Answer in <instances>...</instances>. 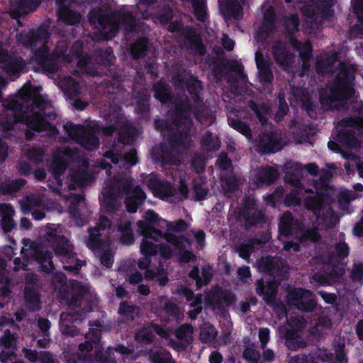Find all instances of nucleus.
<instances>
[{"label": "nucleus", "instance_id": "30", "mask_svg": "<svg viewBox=\"0 0 363 363\" xmlns=\"http://www.w3.org/2000/svg\"><path fill=\"white\" fill-rule=\"evenodd\" d=\"M274 57L277 62L283 66L288 65L291 59V57L288 55L282 45H280L274 51Z\"/></svg>", "mask_w": 363, "mask_h": 363}, {"label": "nucleus", "instance_id": "4", "mask_svg": "<svg viewBox=\"0 0 363 363\" xmlns=\"http://www.w3.org/2000/svg\"><path fill=\"white\" fill-rule=\"evenodd\" d=\"M21 255L26 259L28 264H21L20 258H16L14 262V270L25 269L28 264H38L44 271H50L52 269L51 254L45 250L42 246L37 245L28 240H23V247L21 250Z\"/></svg>", "mask_w": 363, "mask_h": 363}, {"label": "nucleus", "instance_id": "33", "mask_svg": "<svg viewBox=\"0 0 363 363\" xmlns=\"http://www.w3.org/2000/svg\"><path fill=\"white\" fill-rule=\"evenodd\" d=\"M292 217L291 213L284 214L280 220L279 231L281 234L286 235L291 232Z\"/></svg>", "mask_w": 363, "mask_h": 363}, {"label": "nucleus", "instance_id": "25", "mask_svg": "<svg viewBox=\"0 0 363 363\" xmlns=\"http://www.w3.org/2000/svg\"><path fill=\"white\" fill-rule=\"evenodd\" d=\"M217 335L215 328L209 323H204L201 328L200 339L205 342H210Z\"/></svg>", "mask_w": 363, "mask_h": 363}, {"label": "nucleus", "instance_id": "9", "mask_svg": "<svg viewBox=\"0 0 363 363\" xmlns=\"http://www.w3.org/2000/svg\"><path fill=\"white\" fill-rule=\"evenodd\" d=\"M153 333H157L160 337L165 338L169 336L171 330L165 326L159 327L156 325H151L139 330L135 335V339L138 342L147 343L152 340Z\"/></svg>", "mask_w": 363, "mask_h": 363}, {"label": "nucleus", "instance_id": "13", "mask_svg": "<svg viewBox=\"0 0 363 363\" xmlns=\"http://www.w3.org/2000/svg\"><path fill=\"white\" fill-rule=\"evenodd\" d=\"M143 218L150 224H153L158 222L159 226L162 228H166L169 232L171 231H180L185 228L186 225L184 222L179 220L175 223H169L165 220L158 219L157 216L152 211L145 212L143 215Z\"/></svg>", "mask_w": 363, "mask_h": 363}, {"label": "nucleus", "instance_id": "36", "mask_svg": "<svg viewBox=\"0 0 363 363\" xmlns=\"http://www.w3.org/2000/svg\"><path fill=\"white\" fill-rule=\"evenodd\" d=\"M277 177V171L273 168H267L260 171L259 178L262 182L270 183Z\"/></svg>", "mask_w": 363, "mask_h": 363}, {"label": "nucleus", "instance_id": "56", "mask_svg": "<svg viewBox=\"0 0 363 363\" xmlns=\"http://www.w3.org/2000/svg\"><path fill=\"white\" fill-rule=\"evenodd\" d=\"M352 277L357 279H363V264L354 266Z\"/></svg>", "mask_w": 363, "mask_h": 363}, {"label": "nucleus", "instance_id": "40", "mask_svg": "<svg viewBox=\"0 0 363 363\" xmlns=\"http://www.w3.org/2000/svg\"><path fill=\"white\" fill-rule=\"evenodd\" d=\"M253 249L254 242L247 241L240 246L238 249L239 255L244 259H247L249 257L250 254L252 252Z\"/></svg>", "mask_w": 363, "mask_h": 363}, {"label": "nucleus", "instance_id": "8", "mask_svg": "<svg viewBox=\"0 0 363 363\" xmlns=\"http://www.w3.org/2000/svg\"><path fill=\"white\" fill-rule=\"evenodd\" d=\"M66 47V44L65 42H61L58 43L55 49V53L51 57H47L45 55V51H40L37 54V60L42 63L43 67L45 69L52 72L55 69L54 67H50L55 61L62 62L65 63L69 62L71 60H69V55H65L64 51Z\"/></svg>", "mask_w": 363, "mask_h": 363}, {"label": "nucleus", "instance_id": "2", "mask_svg": "<svg viewBox=\"0 0 363 363\" xmlns=\"http://www.w3.org/2000/svg\"><path fill=\"white\" fill-rule=\"evenodd\" d=\"M3 106L8 117L6 122H1L4 130L12 128L17 122H22L34 130H50L52 135L55 133V128L48 121L54 119L55 115L50 113L51 108L43 101L39 90L30 84H26L17 96L4 101Z\"/></svg>", "mask_w": 363, "mask_h": 363}, {"label": "nucleus", "instance_id": "49", "mask_svg": "<svg viewBox=\"0 0 363 363\" xmlns=\"http://www.w3.org/2000/svg\"><path fill=\"white\" fill-rule=\"evenodd\" d=\"M302 191L301 189L296 190L294 193L291 194L287 196L286 199V204L293 205V204H298L299 203V201L301 200V197L299 196L300 191Z\"/></svg>", "mask_w": 363, "mask_h": 363}, {"label": "nucleus", "instance_id": "14", "mask_svg": "<svg viewBox=\"0 0 363 363\" xmlns=\"http://www.w3.org/2000/svg\"><path fill=\"white\" fill-rule=\"evenodd\" d=\"M145 199V193L138 186L130 188L127 193L125 204L129 212L135 213L138 206Z\"/></svg>", "mask_w": 363, "mask_h": 363}, {"label": "nucleus", "instance_id": "43", "mask_svg": "<svg viewBox=\"0 0 363 363\" xmlns=\"http://www.w3.org/2000/svg\"><path fill=\"white\" fill-rule=\"evenodd\" d=\"M64 91L68 95H74L79 93V86L74 80L68 79H67Z\"/></svg>", "mask_w": 363, "mask_h": 363}, {"label": "nucleus", "instance_id": "59", "mask_svg": "<svg viewBox=\"0 0 363 363\" xmlns=\"http://www.w3.org/2000/svg\"><path fill=\"white\" fill-rule=\"evenodd\" d=\"M155 96L160 101H165L169 99V94L166 89H163L162 90H157L155 92Z\"/></svg>", "mask_w": 363, "mask_h": 363}, {"label": "nucleus", "instance_id": "47", "mask_svg": "<svg viewBox=\"0 0 363 363\" xmlns=\"http://www.w3.org/2000/svg\"><path fill=\"white\" fill-rule=\"evenodd\" d=\"M23 184H24V182L21 179L15 181V182H12L11 184H9L8 188H6L5 186H2V191L4 193H10V192L16 191Z\"/></svg>", "mask_w": 363, "mask_h": 363}, {"label": "nucleus", "instance_id": "26", "mask_svg": "<svg viewBox=\"0 0 363 363\" xmlns=\"http://www.w3.org/2000/svg\"><path fill=\"white\" fill-rule=\"evenodd\" d=\"M190 277L196 279V284L200 286L202 284H206L209 281L211 277V272L209 267L203 268L200 277L198 269L195 268L190 272Z\"/></svg>", "mask_w": 363, "mask_h": 363}, {"label": "nucleus", "instance_id": "6", "mask_svg": "<svg viewBox=\"0 0 363 363\" xmlns=\"http://www.w3.org/2000/svg\"><path fill=\"white\" fill-rule=\"evenodd\" d=\"M288 300L290 304L296 306L301 311H311L314 306L312 294L301 289H295L289 291Z\"/></svg>", "mask_w": 363, "mask_h": 363}, {"label": "nucleus", "instance_id": "27", "mask_svg": "<svg viewBox=\"0 0 363 363\" xmlns=\"http://www.w3.org/2000/svg\"><path fill=\"white\" fill-rule=\"evenodd\" d=\"M193 329L189 325L181 326L176 331V337L180 341V344L183 345L189 342L192 338Z\"/></svg>", "mask_w": 363, "mask_h": 363}, {"label": "nucleus", "instance_id": "32", "mask_svg": "<svg viewBox=\"0 0 363 363\" xmlns=\"http://www.w3.org/2000/svg\"><path fill=\"white\" fill-rule=\"evenodd\" d=\"M86 304V298H82L79 300H72L69 302V306L70 309L75 310V308H79L80 310H77L76 313L81 316V313H86L91 311V307L88 306L85 308Z\"/></svg>", "mask_w": 363, "mask_h": 363}, {"label": "nucleus", "instance_id": "50", "mask_svg": "<svg viewBox=\"0 0 363 363\" xmlns=\"http://www.w3.org/2000/svg\"><path fill=\"white\" fill-rule=\"evenodd\" d=\"M269 337V330L267 328H262L259 331V338L262 347H264Z\"/></svg>", "mask_w": 363, "mask_h": 363}, {"label": "nucleus", "instance_id": "16", "mask_svg": "<svg viewBox=\"0 0 363 363\" xmlns=\"http://www.w3.org/2000/svg\"><path fill=\"white\" fill-rule=\"evenodd\" d=\"M91 16L92 21H94V18H96V17H92L93 13H91ZM97 20L104 37L106 38H113L119 25L116 24L114 20L104 16L97 17Z\"/></svg>", "mask_w": 363, "mask_h": 363}, {"label": "nucleus", "instance_id": "24", "mask_svg": "<svg viewBox=\"0 0 363 363\" xmlns=\"http://www.w3.org/2000/svg\"><path fill=\"white\" fill-rule=\"evenodd\" d=\"M118 232L123 243L129 245L133 242V235L130 230V223L125 222L123 225L119 224Z\"/></svg>", "mask_w": 363, "mask_h": 363}, {"label": "nucleus", "instance_id": "53", "mask_svg": "<svg viewBox=\"0 0 363 363\" xmlns=\"http://www.w3.org/2000/svg\"><path fill=\"white\" fill-rule=\"evenodd\" d=\"M336 250L338 256L340 257H347L349 252L348 247L345 243L337 245L336 247Z\"/></svg>", "mask_w": 363, "mask_h": 363}, {"label": "nucleus", "instance_id": "31", "mask_svg": "<svg viewBox=\"0 0 363 363\" xmlns=\"http://www.w3.org/2000/svg\"><path fill=\"white\" fill-rule=\"evenodd\" d=\"M89 338H93V342L96 348V353L97 358L101 359V357H99V351H98V343L99 342L100 337V325L99 323H94L91 325L90 330L88 335Z\"/></svg>", "mask_w": 363, "mask_h": 363}, {"label": "nucleus", "instance_id": "61", "mask_svg": "<svg viewBox=\"0 0 363 363\" xmlns=\"http://www.w3.org/2000/svg\"><path fill=\"white\" fill-rule=\"evenodd\" d=\"M298 25V20L296 16L293 15L286 23L289 30H296Z\"/></svg>", "mask_w": 363, "mask_h": 363}, {"label": "nucleus", "instance_id": "11", "mask_svg": "<svg viewBox=\"0 0 363 363\" xmlns=\"http://www.w3.org/2000/svg\"><path fill=\"white\" fill-rule=\"evenodd\" d=\"M72 246L68 243L67 240H65L62 238H58L57 246L55 247V251L56 254L62 255L65 259H67L65 262V268L69 271L77 272V268L79 266V262L76 261V265L72 266L71 264H67L69 262H72V260H74V257L72 255Z\"/></svg>", "mask_w": 363, "mask_h": 363}, {"label": "nucleus", "instance_id": "29", "mask_svg": "<svg viewBox=\"0 0 363 363\" xmlns=\"http://www.w3.org/2000/svg\"><path fill=\"white\" fill-rule=\"evenodd\" d=\"M202 145L208 150H216L220 146V142L216 136L207 134L202 140Z\"/></svg>", "mask_w": 363, "mask_h": 363}, {"label": "nucleus", "instance_id": "22", "mask_svg": "<svg viewBox=\"0 0 363 363\" xmlns=\"http://www.w3.org/2000/svg\"><path fill=\"white\" fill-rule=\"evenodd\" d=\"M74 320V315L62 313L61 315L60 330L63 335L74 336L77 332L74 327H70L68 323Z\"/></svg>", "mask_w": 363, "mask_h": 363}, {"label": "nucleus", "instance_id": "37", "mask_svg": "<svg viewBox=\"0 0 363 363\" xmlns=\"http://www.w3.org/2000/svg\"><path fill=\"white\" fill-rule=\"evenodd\" d=\"M26 300L28 306L31 310H37L39 308V298L38 296L35 291L28 292L26 291Z\"/></svg>", "mask_w": 363, "mask_h": 363}, {"label": "nucleus", "instance_id": "7", "mask_svg": "<svg viewBox=\"0 0 363 363\" xmlns=\"http://www.w3.org/2000/svg\"><path fill=\"white\" fill-rule=\"evenodd\" d=\"M147 186L152 190L155 196L169 201H174L172 199L175 191L168 182H162L156 176L150 175L146 179Z\"/></svg>", "mask_w": 363, "mask_h": 363}, {"label": "nucleus", "instance_id": "20", "mask_svg": "<svg viewBox=\"0 0 363 363\" xmlns=\"http://www.w3.org/2000/svg\"><path fill=\"white\" fill-rule=\"evenodd\" d=\"M255 60L259 70L260 80L266 82H270L272 78V72L265 64L262 55L258 52H256Z\"/></svg>", "mask_w": 363, "mask_h": 363}, {"label": "nucleus", "instance_id": "19", "mask_svg": "<svg viewBox=\"0 0 363 363\" xmlns=\"http://www.w3.org/2000/svg\"><path fill=\"white\" fill-rule=\"evenodd\" d=\"M0 214L2 217V228L5 231H10L14 226L12 220L13 208L10 205L2 204L0 206Z\"/></svg>", "mask_w": 363, "mask_h": 363}, {"label": "nucleus", "instance_id": "60", "mask_svg": "<svg viewBox=\"0 0 363 363\" xmlns=\"http://www.w3.org/2000/svg\"><path fill=\"white\" fill-rule=\"evenodd\" d=\"M230 160L228 159L226 155L222 154L219 156L218 160V164L222 169H227L230 165Z\"/></svg>", "mask_w": 363, "mask_h": 363}, {"label": "nucleus", "instance_id": "17", "mask_svg": "<svg viewBox=\"0 0 363 363\" xmlns=\"http://www.w3.org/2000/svg\"><path fill=\"white\" fill-rule=\"evenodd\" d=\"M67 0H57L59 6V18L66 23L74 24L80 19V16L67 9L65 3Z\"/></svg>", "mask_w": 363, "mask_h": 363}, {"label": "nucleus", "instance_id": "34", "mask_svg": "<svg viewBox=\"0 0 363 363\" xmlns=\"http://www.w3.org/2000/svg\"><path fill=\"white\" fill-rule=\"evenodd\" d=\"M193 7L197 18L202 21H205L206 12L203 0H194Z\"/></svg>", "mask_w": 363, "mask_h": 363}, {"label": "nucleus", "instance_id": "3", "mask_svg": "<svg viewBox=\"0 0 363 363\" xmlns=\"http://www.w3.org/2000/svg\"><path fill=\"white\" fill-rule=\"evenodd\" d=\"M338 75L334 86L327 88L320 94V102L325 108H335L339 106V101L354 94L352 86L354 79L352 71L347 70L345 65Z\"/></svg>", "mask_w": 363, "mask_h": 363}, {"label": "nucleus", "instance_id": "58", "mask_svg": "<svg viewBox=\"0 0 363 363\" xmlns=\"http://www.w3.org/2000/svg\"><path fill=\"white\" fill-rule=\"evenodd\" d=\"M290 325L293 331H296L305 326V321L302 318H296L291 321Z\"/></svg>", "mask_w": 363, "mask_h": 363}, {"label": "nucleus", "instance_id": "41", "mask_svg": "<svg viewBox=\"0 0 363 363\" xmlns=\"http://www.w3.org/2000/svg\"><path fill=\"white\" fill-rule=\"evenodd\" d=\"M146 45V41L144 39H141L138 40L134 45H133L131 48V52L133 57H139L145 51Z\"/></svg>", "mask_w": 363, "mask_h": 363}, {"label": "nucleus", "instance_id": "51", "mask_svg": "<svg viewBox=\"0 0 363 363\" xmlns=\"http://www.w3.org/2000/svg\"><path fill=\"white\" fill-rule=\"evenodd\" d=\"M125 160L130 165L135 164L138 162L136 151L135 150H131L129 152H127L125 155Z\"/></svg>", "mask_w": 363, "mask_h": 363}, {"label": "nucleus", "instance_id": "28", "mask_svg": "<svg viewBox=\"0 0 363 363\" xmlns=\"http://www.w3.org/2000/svg\"><path fill=\"white\" fill-rule=\"evenodd\" d=\"M89 238L86 243L88 247L94 251H96L100 247L101 240L98 239L99 237V229L91 228L89 231Z\"/></svg>", "mask_w": 363, "mask_h": 363}, {"label": "nucleus", "instance_id": "21", "mask_svg": "<svg viewBox=\"0 0 363 363\" xmlns=\"http://www.w3.org/2000/svg\"><path fill=\"white\" fill-rule=\"evenodd\" d=\"M276 289L277 286L274 283H269L268 285L264 286L262 281H259L257 284V291L259 294L263 296V298L267 303H270L273 300Z\"/></svg>", "mask_w": 363, "mask_h": 363}, {"label": "nucleus", "instance_id": "1", "mask_svg": "<svg viewBox=\"0 0 363 363\" xmlns=\"http://www.w3.org/2000/svg\"><path fill=\"white\" fill-rule=\"evenodd\" d=\"M138 226L140 233L143 235L140 249L144 256L139 259L138 265L141 269H146L145 277L147 280L157 279L162 286L168 281L167 274L164 269H158L156 272L148 269L151 260L150 256L159 252L161 257L169 259L174 254L180 262H187L194 258V255L188 250L190 246L189 241L184 238H179L171 233L162 236L159 230H156L147 225L144 221H139Z\"/></svg>", "mask_w": 363, "mask_h": 363}, {"label": "nucleus", "instance_id": "18", "mask_svg": "<svg viewBox=\"0 0 363 363\" xmlns=\"http://www.w3.org/2000/svg\"><path fill=\"white\" fill-rule=\"evenodd\" d=\"M181 294L186 298V300L191 301L190 306L192 308L189 311V315L191 318L194 319L196 317L197 314L201 312V296H197L195 298L192 297V292L188 289H183L181 290Z\"/></svg>", "mask_w": 363, "mask_h": 363}, {"label": "nucleus", "instance_id": "35", "mask_svg": "<svg viewBox=\"0 0 363 363\" xmlns=\"http://www.w3.org/2000/svg\"><path fill=\"white\" fill-rule=\"evenodd\" d=\"M294 46L299 51L300 56L303 61L311 56V46L310 43L307 42L305 43L295 42L294 43Z\"/></svg>", "mask_w": 363, "mask_h": 363}, {"label": "nucleus", "instance_id": "48", "mask_svg": "<svg viewBox=\"0 0 363 363\" xmlns=\"http://www.w3.org/2000/svg\"><path fill=\"white\" fill-rule=\"evenodd\" d=\"M100 257L101 263L106 267H110L113 262V255L110 252H104L99 255V252H96Z\"/></svg>", "mask_w": 363, "mask_h": 363}, {"label": "nucleus", "instance_id": "38", "mask_svg": "<svg viewBox=\"0 0 363 363\" xmlns=\"http://www.w3.org/2000/svg\"><path fill=\"white\" fill-rule=\"evenodd\" d=\"M81 47L82 43L80 42H77L70 52H72V56L77 60L78 66L84 68L86 64L87 59L80 56L81 53L78 50L80 49Z\"/></svg>", "mask_w": 363, "mask_h": 363}, {"label": "nucleus", "instance_id": "62", "mask_svg": "<svg viewBox=\"0 0 363 363\" xmlns=\"http://www.w3.org/2000/svg\"><path fill=\"white\" fill-rule=\"evenodd\" d=\"M319 235L316 230L307 231L304 233L302 239L303 240H310L311 241H315L318 240Z\"/></svg>", "mask_w": 363, "mask_h": 363}, {"label": "nucleus", "instance_id": "57", "mask_svg": "<svg viewBox=\"0 0 363 363\" xmlns=\"http://www.w3.org/2000/svg\"><path fill=\"white\" fill-rule=\"evenodd\" d=\"M194 188L196 199L197 200L203 199L207 194L206 189L203 186H197V185H194Z\"/></svg>", "mask_w": 363, "mask_h": 363}, {"label": "nucleus", "instance_id": "39", "mask_svg": "<svg viewBox=\"0 0 363 363\" xmlns=\"http://www.w3.org/2000/svg\"><path fill=\"white\" fill-rule=\"evenodd\" d=\"M243 355L245 358L250 363H256L259 358V354L255 349L254 346L247 347L244 352Z\"/></svg>", "mask_w": 363, "mask_h": 363}, {"label": "nucleus", "instance_id": "55", "mask_svg": "<svg viewBox=\"0 0 363 363\" xmlns=\"http://www.w3.org/2000/svg\"><path fill=\"white\" fill-rule=\"evenodd\" d=\"M228 6L229 9L231 10L233 14L235 17H238V13H235V11H238L240 7V3L237 0H228L227 1Z\"/></svg>", "mask_w": 363, "mask_h": 363}, {"label": "nucleus", "instance_id": "10", "mask_svg": "<svg viewBox=\"0 0 363 363\" xmlns=\"http://www.w3.org/2000/svg\"><path fill=\"white\" fill-rule=\"evenodd\" d=\"M306 205L307 208L313 210L318 216V223L319 225H322V228H331L333 227L337 221V218L333 215L330 214L325 218H320L318 213L323 207V204L320 197L313 198L311 199H308L306 202Z\"/></svg>", "mask_w": 363, "mask_h": 363}, {"label": "nucleus", "instance_id": "44", "mask_svg": "<svg viewBox=\"0 0 363 363\" xmlns=\"http://www.w3.org/2000/svg\"><path fill=\"white\" fill-rule=\"evenodd\" d=\"M152 362L153 363H173L171 360L169 354L166 352L153 354Z\"/></svg>", "mask_w": 363, "mask_h": 363}, {"label": "nucleus", "instance_id": "45", "mask_svg": "<svg viewBox=\"0 0 363 363\" xmlns=\"http://www.w3.org/2000/svg\"><path fill=\"white\" fill-rule=\"evenodd\" d=\"M102 199H101L102 206L104 208H108L109 206H114L116 202V199L112 198L111 195L106 190H104L102 192Z\"/></svg>", "mask_w": 363, "mask_h": 363}, {"label": "nucleus", "instance_id": "23", "mask_svg": "<svg viewBox=\"0 0 363 363\" xmlns=\"http://www.w3.org/2000/svg\"><path fill=\"white\" fill-rule=\"evenodd\" d=\"M228 301L224 297L222 291H216L207 296V303L211 306L213 308H220L223 303H227Z\"/></svg>", "mask_w": 363, "mask_h": 363}, {"label": "nucleus", "instance_id": "42", "mask_svg": "<svg viewBox=\"0 0 363 363\" xmlns=\"http://www.w3.org/2000/svg\"><path fill=\"white\" fill-rule=\"evenodd\" d=\"M229 124L238 132L245 135V136H249L250 134V128L242 122L235 121L234 120L229 119Z\"/></svg>", "mask_w": 363, "mask_h": 363}, {"label": "nucleus", "instance_id": "54", "mask_svg": "<svg viewBox=\"0 0 363 363\" xmlns=\"http://www.w3.org/2000/svg\"><path fill=\"white\" fill-rule=\"evenodd\" d=\"M298 8L302 11L305 15H311L314 12L315 5L312 0H310L307 6H298Z\"/></svg>", "mask_w": 363, "mask_h": 363}, {"label": "nucleus", "instance_id": "12", "mask_svg": "<svg viewBox=\"0 0 363 363\" xmlns=\"http://www.w3.org/2000/svg\"><path fill=\"white\" fill-rule=\"evenodd\" d=\"M16 338L10 334L5 333L0 340V362L6 363V362L15 354L16 352Z\"/></svg>", "mask_w": 363, "mask_h": 363}, {"label": "nucleus", "instance_id": "46", "mask_svg": "<svg viewBox=\"0 0 363 363\" xmlns=\"http://www.w3.org/2000/svg\"><path fill=\"white\" fill-rule=\"evenodd\" d=\"M118 311L119 313L125 315L127 319H133L135 308L130 306H128L125 303H122L120 306Z\"/></svg>", "mask_w": 363, "mask_h": 363}, {"label": "nucleus", "instance_id": "63", "mask_svg": "<svg viewBox=\"0 0 363 363\" xmlns=\"http://www.w3.org/2000/svg\"><path fill=\"white\" fill-rule=\"evenodd\" d=\"M238 273L240 279L245 281V279L250 277V268L248 267H240L239 268Z\"/></svg>", "mask_w": 363, "mask_h": 363}, {"label": "nucleus", "instance_id": "52", "mask_svg": "<svg viewBox=\"0 0 363 363\" xmlns=\"http://www.w3.org/2000/svg\"><path fill=\"white\" fill-rule=\"evenodd\" d=\"M123 24H124L125 27H130V29L132 28L133 25V21L131 15L128 13L120 18V26ZM125 29L128 30V28H125Z\"/></svg>", "mask_w": 363, "mask_h": 363}, {"label": "nucleus", "instance_id": "15", "mask_svg": "<svg viewBox=\"0 0 363 363\" xmlns=\"http://www.w3.org/2000/svg\"><path fill=\"white\" fill-rule=\"evenodd\" d=\"M0 62L4 63L2 68L11 75L18 73L24 65L21 58H11L1 50H0Z\"/></svg>", "mask_w": 363, "mask_h": 363}, {"label": "nucleus", "instance_id": "64", "mask_svg": "<svg viewBox=\"0 0 363 363\" xmlns=\"http://www.w3.org/2000/svg\"><path fill=\"white\" fill-rule=\"evenodd\" d=\"M319 295L322 297V298L325 301V303H333L336 296L333 294H328L324 291H319Z\"/></svg>", "mask_w": 363, "mask_h": 363}, {"label": "nucleus", "instance_id": "5", "mask_svg": "<svg viewBox=\"0 0 363 363\" xmlns=\"http://www.w3.org/2000/svg\"><path fill=\"white\" fill-rule=\"evenodd\" d=\"M64 128L71 138L86 149L93 150L98 145V140L95 136L99 130L98 127L94 126L91 129L85 130L82 126L67 123L64 125Z\"/></svg>", "mask_w": 363, "mask_h": 363}]
</instances>
